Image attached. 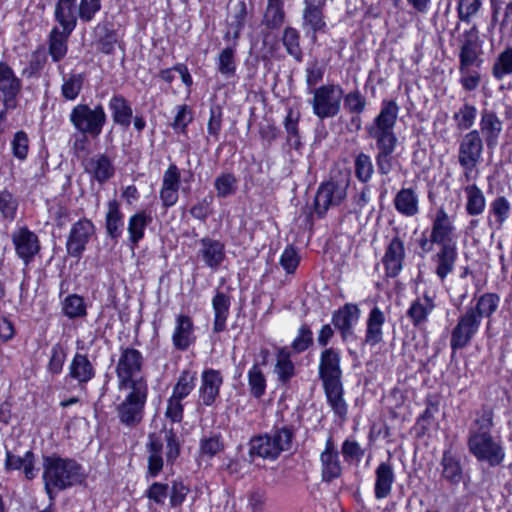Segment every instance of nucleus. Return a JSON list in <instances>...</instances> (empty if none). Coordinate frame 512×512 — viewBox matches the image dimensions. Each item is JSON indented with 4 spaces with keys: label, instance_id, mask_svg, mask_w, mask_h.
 Returning <instances> with one entry per match:
<instances>
[{
    "label": "nucleus",
    "instance_id": "1",
    "mask_svg": "<svg viewBox=\"0 0 512 512\" xmlns=\"http://www.w3.org/2000/svg\"><path fill=\"white\" fill-rule=\"evenodd\" d=\"M399 106L394 100H384L379 114L373 122L366 126L370 138L375 141L377 153L375 161L380 175H389L394 167V152L398 145V138L394 132Z\"/></svg>",
    "mask_w": 512,
    "mask_h": 512
},
{
    "label": "nucleus",
    "instance_id": "2",
    "mask_svg": "<svg viewBox=\"0 0 512 512\" xmlns=\"http://www.w3.org/2000/svg\"><path fill=\"white\" fill-rule=\"evenodd\" d=\"M493 426V412L484 409L475 419L469 430L468 448L480 461H487L490 466L500 465L505 457L502 446L495 442L490 434Z\"/></svg>",
    "mask_w": 512,
    "mask_h": 512
},
{
    "label": "nucleus",
    "instance_id": "3",
    "mask_svg": "<svg viewBox=\"0 0 512 512\" xmlns=\"http://www.w3.org/2000/svg\"><path fill=\"white\" fill-rule=\"evenodd\" d=\"M44 488L50 500H54V490H64L82 482V467L75 460L57 455L43 457Z\"/></svg>",
    "mask_w": 512,
    "mask_h": 512
},
{
    "label": "nucleus",
    "instance_id": "4",
    "mask_svg": "<svg viewBox=\"0 0 512 512\" xmlns=\"http://www.w3.org/2000/svg\"><path fill=\"white\" fill-rule=\"evenodd\" d=\"M293 437L294 430L289 426L278 428L273 434L254 437L250 442V455L275 460L281 452L291 448Z\"/></svg>",
    "mask_w": 512,
    "mask_h": 512
},
{
    "label": "nucleus",
    "instance_id": "5",
    "mask_svg": "<svg viewBox=\"0 0 512 512\" xmlns=\"http://www.w3.org/2000/svg\"><path fill=\"white\" fill-rule=\"evenodd\" d=\"M313 97L309 100L312 111L319 119L335 117L341 109L343 89L338 84H325L308 92Z\"/></svg>",
    "mask_w": 512,
    "mask_h": 512
},
{
    "label": "nucleus",
    "instance_id": "6",
    "mask_svg": "<svg viewBox=\"0 0 512 512\" xmlns=\"http://www.w3.org/2000/svg\"><path fill=\"white\" fill-rule=\"evenodd\" d=\"M69 120L79 133L97 138L102 133L107 116L100 104L93 108L88 104H78L71 110Z\"/></svg>",
    "mask_w": 512,
    "mask_h": 512
},
{
    "label": "nucleus",
    "instance_id": "7",
    "mask_svg": "<svg viewBox=\"0 0 512 512\" xmlns=\"http://www.w3.org/2000/svg\"><path fill=\"white\" fill-rule=\"evenodd\" d=\"M481 322L479 315H476L474 310L466 308L465 312L459 315L457 323L452 329L451 350L455 352L468 346L479 332Z\"/></svg>",
    "mask_w": 512,
    "mask_h": 512
},
{
    "label": "nucleus",
    "instance_id": "8",
    "mask_svg": "<svg viewBox=\"0 0 512 512\" xmlns=\"http://www.w3.org/2000/svg\"><path fill=\"white\" fill-rule=\"evenodd\" d=\"M459 67H475L480 68L483 59L482 42L480 40L479 31L474 25L470 29L465 30L459 36Z\"/></svg>",
    "mask_w": 512,
    "mask_h": 512
},
{
    "label": "nucleus",
    "instance_id": "9",
    "mask_svg": "<svg viewBox=\"0 0 512 512\" xmlns=\"http://www.w3.org/2000/svg\"><path fill=\"white\" fill-rule=\"evenodd\" d=\"M347 181H327L322 183L315 195L314 208L319 217H323L330 206L339 205L347 196Z\"/></svg>",
    "mask_w": 512,
    "mask_h": 512
},
{
    "label": "nucleus",
    "instance_id": "10",
    "mask_svg": "<svg viewBox=\"0 0 512 512\" xmlns=\"http://www.w3.org/2000/svg\"><path fill=\"white\" fill-rule=\"evenodd\" d=\"M95 233L94 223L82 218L75 222L69 232L66 241V251L71 257L79 259L86 249L91 237Z\"/></svg>",
    "mask_w": 512,
    "mask_h": 512
},
{
    "label": "nucleus",
    "instance_id": "11",
    "mask_svg": "<svg viewBox=\"0 0 512 512\" xmlns=\"http://www.w3.org/2000/svg\"><path fill=\"white\" fill-rule=\"evenodd\" d=\"M11 240L15 248L16 255L27 266L41 249L38 236L28 227H19L11 234Z\"/></svg>",
    "mask_w": 512,
    "mask_h": 512
},
{
    "label": "nucleus",
    "instance_id": "12",
    "mask_svg": "<svg viewBox=\"0 0 512 512\" xmlns=\"http://www.w3.org/2000/svg\"><path fill=\"white\" fill-rule=\"evenodd\" d=\"M341 353L338 349L325 348L319 358L318 375L322 385L342 383Z\"/></svg>",
    "mask_w": 512,
    "mask_h": 512
},
{
    "label": "nucleus",
    "instance_id": "13",
    "mask_svg": "<svg viewBox=\"0 0 512 512\" xmlns=\"http://www.w3.org/2000/svg\"><path fill=\"white\" fill-rule=\"evenodd\" d=\"M320 464L323 482L330 483L342 475L343 467L339 451L332 436L327 438L324 450L320 453Z\"/></svg>",
    "mask_w": 512,
    "mask_h": 512
},
{
    "label": "nucleus",
    "instance_id": "14",
    "mask_svg": "<svg viewBox=\"0 0 512 512\" xmlns=\"http://www.w3.org/2000/svg\"><path fill=\"white\" fill-rule=\"evenodd\" d=\"M483 149V139L478 130H471L466 133L459 143V164L467 166L478 165L482 159Z\"/></svg>",
    "mask_w": 512,
    "mask_h": 512
},
{
    "label": "nucleus",
    "instance_id": "15",
    "mask_svg": "<svg viewBox=\"0 0 512 512\" xmlns=\"http://www.w3.org/2000/svg\"><path fill=\"white\" fill-rule=\"evenodd\" d=\"M22 90V80L6 63L0 62V94L6 107H16L17 98Z\"/></svg>",
    "mask_w": 512,
    "mask_h": 512
},
{
    "label": "nucleus",
    "instance_id": "16",
    "mask_svg": "<svg viewBox=\"0 0 512 512\" xmlns=\"http://www.w3.org/2000/svg\"><path fill=\"white\" fill-rule=\"evenodd\" d=\"M143 364L144 358L139 350L132 347H121L115 368L117 379L142 376Z\"/></svg>",
    "mask_w": 512,
    "mask_h": 512
},
{
    "label": "nucleus",
    "instance_id": "17",
    "mask_svg": "<svg viewBox=\"0 0 512 512\" xmlns=\"http://www.w3.org/2000/svg\"><path fill=\"white\" fill-rule=\"evenodd\" d=\"M432 241L439 246L456 245L455 226L443 207L439 208L432 221Z\"/></svg>",
    "mask_w": 512,
    "mask_h": 512
},
{
    "label": "nucleus",
    "instance_id": "18",
    "mask_svg": "<svg viewBox=\"0 0 512 512\" xmlns=\"http://www.w3.org/2000/svg\"><path fill=\"white\" fill-rule=\"evenodd\" d=\"M325 4L326 0H305L302 27L307 34L312 33L314 41L316 40V33L323 31L326 27L323 14Z\"/></svg>",
    "mask_w": 512,
    "mask_h": 512
},
{
    "label": "nucleus",
    "instance_id": "19",
    "mask_svg": "<svg viewBox=\"0 0 512 512\" xmlns=\"http://www.w3.org/2000/svg\"><path fill=\"white\" fill-rule=\"evenodd\" d=\"M478 130L485 141L489 150H494L499 142L500 134L503 130V122L495 111L482 109Z\"/></svg>",
    "mask_w": 512,
    "mask_h": 512
},
{
    "label": "nucleus",
    "instance_id": "20",
    "mask_svg": "<svg viewBox=\"0 0 512 512\" xmlns=\"http://www.w3.org/2000/svg\"><path fill=\"white\" fill-rule=\"evenodd\" d=\"M84 170L100 184L110 180L115 174L113 160L105 153H98L83 161Z\"/></svg>",
    "mask_w": 512,
    "mask_h": 512
},
{
    "label": "nucleus",
    "instance_id": "21",
    "mask_svg": "<svg viewBox=\"0 0 512 512\" xmlns=\"http://www.w3.org/2000/svg\"><path fill=\"white\" fill-rule=\"evenodd\" d=\"M405 259L404 241L396 235L393 237L386 247L383 264L388 277H396L403 268Z\"/></svg>",
    "mask_w": 512,
    "mask_h": 512
},
{
    "label": "nucleus",
    "instance_id": "22",
    "mask_svg": "<svg viewBox=\"0 0 512 512\" xmlns=\"http://www.w3.org/2000/svg\"><path fill=\"white\" fill-rule=\"evenodd\" d=\"M199 245L198 256L207 267L216 270L226 257L225 244L206 236L199 240Z\"/></svg>",
    "mask_w": 512,
    "mask_h": 512
},
{
    "label": "nucleus",
    "instance_id": "23",
    "mask_svg": "<svg viewBox=\"0 0 512 512\" xmlns=\"http://www.w3.org/2000/svg\"><path fill=\"white\" fill-rule=\"evenodd\" d=\"M223 384V377L220 371L205 369L201 375L199 387V398L203 405L211 406L219 396L220 387Z\"/></svg>",
    "mask_w": 512,
    "mask_h": 512
},
{
    "label": "nucleus",
    "instance_id": "24",
    "mask_svg": "<svg viewBox=\"0 0 512 512\" xmlns=\"http://www.w3.org/2000/svg\"><path fill=\"white\" fill-rule=\"evenodd\" d=\"M435 307L434 296L426 291L422 297H417L411 302L406 315L414 327L421 328L427 323Z\"/></svg>",
    "mask_w": 512,
    "mask_h": 512
},
{
    "label": "nucleus",
    "instance_id": "25",
    "mask_svg": "<svg viewBox=\"0 0 512 512\" xmlns=\"http://www.w3.org/2000/svg\"><path fill=\"white\" fill-rule=\"evenodd\" d=\"M457 256L456 245L439 246V250L432 256V261L436 265L435 274L441 281L454 270Z\"/></svg>",
    "mask_w": 512,
    "mask_h": 512
},
{
    "label": "nucleus",
    "instance_id": "26",
    "mask_svg": "<svg viewBox=\"0 0 512 512\" xmlns=\"http://www.w3.org/2000/svg\"><path fill=\"white\" fill-rule=\"evenodd\" d=\"M273 373L282 386H288L296 375V367L291 359V352L287 347H280L276 352V362Z\"/></svg>",
    "mask_w": 512,
    "mask_h": 512
},
{
    "label": "nucleus",
    "instance_id": "27",
    "mask_svg": "<svg viewBox=\"0 0 512 512\" xmlns=\"http://www.w3.org/2000/svg\"><path fill=\"white\" fill-rule=\"evenodd\" d=\"M360 317V309L355 304H345L336 311L332 316V323L335 328L339 329L342 337L345 339L352 334L353 326Z\"/></svg>",
    "mask_w": 512,
    "mask_h": 512
},
{
    "label": "nucleus",
    "instance_id": "28",
    "mask_svg": "<svg viewBox=\"0 0 512 512\" xmlns=\"http://www.w3.org/2000/svg\"><path fill=\"white\" fill-rule=\"evenodd\" d=\"M395 482V473L389 461L381 462L375 469V498L380 500L387 498L392 491Z\"/></svg>",
    "mask_w": 512,
    "mask_h": 512
},
{
    "label": "nucleus",
    "instance_id": "29",
    "mask_svg": "<svg viewBox=\"0 0 512 512\" xmlns=\"http://www.w3.org/2000/svg\"><path fill=\"white\" fill-rule=\"evenodd\" d=\"M117 380L119 390L127 392L125 399L146 403L148 397V383L144 375Z\"/></svg>",
    "mask_w": 512,
    "mask_h": 512
},
{
    "label": "nucleus",
    "instance_id": "30",
    "mask_svg": "<svg viewBox=\"0 0 512 512\" xmlns=\"http://www.w3.org/2000/svg\"><path fill=\"white\" fill-rule=\"evenodd\" d=\"M73 30L53 27L48 36V53L54 62L61 61L68 51V39Z\"/></svg>",
    "mask_w": 512,
    "mask_h": 512
},
{
    "label": "nucleus",
    "instance_id": "31",
    "mask_svg": "<svg viewBox=\"0 0 512 512\" xmlns=\"http://www.w3.org/2000/svg\"><path fill=\"white\" fill-rule=\"evenodd\" d=\"M326 400L334 415L341 421H345L348 415V404L344 399L343 383L323 386Z\"/></svg>",
    "mask_w": 512,
    "mask_h": 512
},
{
    "label": "nucleus",
    "instance_id": "32",
    "mask_svg": "<svg viewBox=\"0 0 512 512\" xmlns=\"http://www.w3.org/2000/svg\"><path fill=\"white\" fill-rule=\"evenodd\" d=\"M385 315L383 311L375 306L371 309L367 321L364 342L369 346H375L383 340V325Z\"/></svg>",
    "mask_w": 512,
    "mask_h": 512
},
{
    "label": "nucleus",
    "instance_id": "33",
    "mask_svg": "<svg viewBox=\"0 0 512 512\" xmlns=\"http://www.w3.org/2000/svg\"><path fill=\"white\" fill-rule=\"evenodd\" d=\"M106 234L111 239L117 240L124 229V214L121 211V205L117 199H112L107 203V212L105 215Z\"/></svg>",
    "mask_w": 512,
    "mask_h": 512
},
{
    "label": "nucleus",
    "instance_id": "34",
    "mask_svg": "<svg viewBox=\"0 0 512 512\" xmlns=\"http://www.w3.org/2000/svg\"><path fill=\"white\" fill-rule=\"evenodd\" d=\"M146 403L123 399L116 407L120 422L127 427H135L141 423Z\"/></svg>",
    "mask_w": 512,
    "mask_h": 512
},
{
    "label": "nucleus",
    "instance_id": "35",
    "mask_svg": "<svg viewBox=\"0 0 512 512\" xmlns=\"http://www.w3.org/2000/svg\"><path fill=\"white\" fill-rule=\"evenodd\" d=\"M193 321L188 315H179L172 335V342L177 350L184 351L193 343Z\"/></svg>",
    "mask_w": 512,
    "mask_h": 512
},
{
    "label": "nucleus",
    "instance_id": "36",
    "mask_svg": "<svg viewBox=\"0 0 512 512\" xmlns=\"http://www.w3.org/2000/svg\"><path fill=\"white\" fill-rule=\"evenodd\" d=\"M4 468L6 471L23 469L26 479L32 480L36 477L35 455L30 450L23 456L15 455L11 451L6 450Z\"/></svg>",
    "mask_w": 512,
    "mask_h": 512
},
{
    "label": "nucleus",
    "instance_id": "37",
    "mask_svg": "<svg viewBox=\"0 0 512 512\" xmlns=\"http://www.w3.org/2000/svg\"><path fill=\"white\" fill-rule=\"evenodd\" d=\"M77 17V0H57L54 18L61 28L74 30L77 25Z\"/></svg>",
    "mask_w": 512,
    "mask_h": 512
},
{
    "label": "nucleus",
    "instance_id": "38",
    "mask_svg": "<svg viewBox=\"0 0 512 512\" xmlns=\"http://www.w3.org/2000/svg\"><path fill=\"white\" fill-rule=\"evenodd\" d=\"M398 213L405 217H413L419 213V198L413 188L400 189L393 200Z\"/></svg>",
    "mask_w": 512,
    "mask_h": 512
},
{
    "label": "nucleus",
    "instance_id": "39",
    "mask_svg": "<svg viewBox=\"0 0 512 512\" xmlns=\"http://www.w3.org/2000/svg\"><path fill=\"white\" fill-rule=\"evenodd\" d=\"M69 376L79 385L88 383L95 376V369L87 355L76 353L69 365Z\"/></svg>",
    "mask_w": 512,
    "mask_h": 512
},
{
    "label": "nucleus",
    "instance_id": "40",
    "mask_svg": "<svg viewBox=\"0 0 512 512\" xmlns=\"http://www.w3.org/2000/svg\"><path fill=\"white\" fill-rule=\"evenodd\" d=\"M442 477L452 485H458L463 479V468L460 459L451 452L445 450L440 462Z\"/></svg>",
    "mask_w": 512,
    "mask_h": 512
},
{
    "label": "nucleus",
    "instance_id": "41",
    "mask_svg": "<svg viewBox=\"0 0 512 512\" xmlns=\"http://www.w3.org/2000/svg\"><path fill=\"white\" fill-rule=\"evenodd\" d=\"M108 107L111 111L112 119L115 124L121 125L125 128L130 126L133 116L132 107L122 95H113L109 100Z\"/></svg>",
    "mask_w": 512,
    "mask_h": 512
},
{
    "label": "nucleus",
    "instance_id": "42",
    "mask_svg": "<svg viewBox=\"0 0 512 512\" xmlns=\"http://www.w3.org/2000/svg\"><path fill=\"white\" fill-rule=\"evenodd\" d=\"M214 310L213 331L220 333L226 329V320L229 314L230 297L221 291H217L212 299Z\"/></svg>",
    "mask_w": 512,
    "mask_h": 512
},
{
    "label": "nucleus",
    "instance_id": "43",
    "mask_svg": "<svg viewBox=\"0 0 512 512\" xmlns=\"http://www.w3.org/2000/svg\"><path fill=\"white\" fill-rule=\"evenodd\" d=\"M466 196L465 211L469 216L481 215L486 208V198L483 191L476 184H468L464 187Z\"/></svg>",
    "mask_w": 512,
    "mask_h": 512
},
{
    "label": "nucleus",
    "instance_id": "44",
    "mask_svg": "<svg viewBox=\"0 0 512 512\" xmlns=\"http://www.w3.org/2000/svg\"><path fill=\"white\" fill-rule=\"evenodd\" d=\"M152 222V217L146 211H139L129 217L128 234L132 246H137L144 238L146 227Z\"/></svg>",
    "mask_w": 512,
    "mask_h": 512
},
{
    "label": "nucleus",
    "instance_id": "45",
    "mask_svg": "<svg viewBox=\"0 0 512 512\" xmlns=\"http://www.w3.org/2000/svg\"><path fill=\"white\" fill-rule=\"evenodd\" d=\"M247 380L250 396L261 399L266 393L267 379L259 363H254L248 370Z\"/></svg>",
    "mask_w": 512,
    "mask_h": 512
},
{
    "label": "nucleus",
    "instance_id": "46",
    "mask_svg": "<svg viewBox=\"0 0 512 512\" xmlns=\"http://www.w3.org/2000/svg\"><path fill=\"white\" fill-rule=\"evenodd\" d=\"M510 214V203L504 196L496 197L489 206V216L487 222L490 227L494 225L500 228L508 219Z\"/></svg>",
    "mask_w": 512,
    "mask_h": 512
},
{
    "label": "nucleus",
    "instance_id": "47",
    "mask_svg": "<svg viewBox=\"0 0 512 512\" xmlns=\"http://www.w3.org/2000/svg\"><path fill=\"white\" fill-rule=\"evenodd\" d=\"M148 456V473L152 477H156L163 468L162 449L163 442L155 435H149L147 444Z\"/></svg>",
    "mask_w": 512,
    "mask_h": 512
},
{
    "label": "nucleus",
    "instance_id": "48",
    "mask_svg": "<svg viewBox=\"0 0 512 512\" xmlns=\"http://www.w3.org/2000/svg\"><path fill=\"white\" fill-rule=\"evenodd\" d=\"M97 33V47L104 54H111L114 52L115 44L118 42V35L116 30L108 23L98 25L96 28Z\"/></svg>",
    "mask_w": 512,
    "mask_h": 512
},
{
    "label": "nucleus",
    "instance_id": "49",
    "mask_svg": "<svg viewBox=\"0 0 512 512\" xmlns=\"http://www.w3.org/2000/svg\"><path fill=\"white\" fill-rule=\"evenodd\" d=\"M500 298L495 293H485L481 295L475 306H468L467 308L474 310L479 319L491 317L498 309Z\"/></svg>",
    "mask_w": 512,
    "mask_h": 512
},
{
    "label": "nucleus",
    "instance_id": "50",
    "mask_svg": "<svg viewBox=\"0 0 512 512\" xmlns=\"http://www.w3.org/2000/svg\"><path fill=\"white\" fill-rule=\"evenodd\" d=\"M491 73L498 81L512 74V47H506L498 54L493 63Z\"/></svg>",
    "mask_w": 512,
    "mask_h": 512
},
{
    "label": "nucleus",
    "instance_id": "51",
    "mask_svg": "<svg viewBox=\"0 0 512 512\" xmlns=\"http://www.w3.org/2000/svg\"><path fill=\"white\" fill-rule=\"evenodd\" d=\"M85 81V76L81 73H73L63 77L61 85V95L68 101L75 100L82 88Z\"/></svg>",
    "mask_w": 512,
    "mask_h": 512
},
{
    "label": "nucleus",
    "instance_id": "52",
    "mask_svg": "<svg viewBox=\"0 0 512 512\" xmlns=\"http://www.w3.org/2000/svg\"><path fill=\"white\" fill-rule=\"evenodd\" d=\"M18 199L7 189L0 190V218L2 221L12 222L16 218Z\"/></svg>",
    "mask_w": 512,
    "mask_h": 512
},
{
    "label": "nucleus",
    "instance_id": "53",
    "mask_svg": "<svg viewBox=\"0 0 512 512\" xmlns=\"http://www.w3.org/2000/svg\"><path fill=\"white\" fill-rule=\"evenodd\" d=\"M477 117V108L468 102H465L453 114V120L456 123L457 129L460 131L469 130L475 123Z\"/></svg>",
    "mask_w": 512,
    "mask_h": 512
},
{
    "label": "nucleus",
    "instance_id": "54",
    "mask_svg": "<svg viewBox=\"0 0 512 512\" xmlns=\"http://www.w3.org/2000/svg\"><path fill=\"white\" fill-rule=\"evenodd\" d=\"M491 4V22L494 24L499 21V15L503 10L502 20L499 22L501 28L507 27L512 23V0H490Z\"/></svg>",
    "mask_w": 512,
    "mask_h": 512
},
{
    "label": "nucleus",
    "instance_id": "55",
    "mask_svg": "<svg viewBox=\"0 0 512 512\" xmlns=\"http://www.w3.org/2000/svg\"><path fill=\"white\" fill-rule=\"evenodd\" d=\"M214 188L218 198H227L236 193L238 180L232 173H221L214 181Z\"/></svg>",
    "mask_w": 512,
    "mask_h": 512
},
{
    "label": "nucleus",
    "instance_id": "56",
    "mask_svg": "<svg viewBox=\"0 0 512 512\" xmlns=\"http://www.w3.org/2000/svg\"><path fill=\"white\" fill-rule=\"evenodd\" d=\"M62 311L69 319L86 316V304L83 297L77 294L67 296L63 301Z\"/></svg>",
    "mask_w": 512,
    "mask_h": 512
},
{
    "label": "nucleus",
    "instance_id": "57",
    "mask_svg": "<svg viewBox=\"0 0 512 512\" xmlns=\"http://www.w3.org/2000/svg\"><path fill=\"white\" fill-rule=\"evenodd\" d=\"M282 42L290 56H292L297 61L302 60L303 53L300 47V35L295 28L286 27L284 29Z\"/></svg>",
    "mask_w": 512,
    "mask_h": 512
},
{
    "label": "nucleus",
    "instance_id": "58",
    "mask_svg": "<svg viewBox=\"0 0 512 512\" xmlns=\"http://www.w3.org/2000/svg\"><path fill=\"white\" fill-rule=\"evenodd\" d=\"M217 70L226 78L232 77L236 72L235 49L232 47L224 48L217 58Z\"/></svg>",
    "mask_w": 512,
    "mask_h": 512
},
{
    "label": "nucleus",
    "instance_id": "59",
    "mask_svg": "<svg viewBox=\"0 0 512 512\" xmlns=\"http://www.w3.org/2000/svg\"><path fill=\"white\" fill-rule=\"evenodd\" d=\"M195 382H196V373L195 372H191L189 370L182 371L177 380V383L173 387V393L171 396H174L178 399L183 400L194 389Z\"/></svg>",
    "mask_w": 512,
    "mask_h": 512
},
{
    "label": "nucleus",
    "instance_id": "60",
    "mask_svg": "<svg viewBox=\"0 0 512 512\" xmlns=\"http://www.w3.org/2000/svg\"><path fill=\"white\" fill-rule=\"evenodd\" d=\"M326 71V65L323 61L313 59L309 61L305 68V81L308 91L317 88L316 85L323 80Z\"/></svg>",
    "mask_w": 512,
    "mask_h": 512
},
{
    "label": "nucleus",
    "instance_id": "61",
    "mask_svg": "<svg viewBox=\"0 0 512 512\" xmlns=\"http://www.w3.org/2000/svg\"><path fill=\"white\" fill-rule=\"evenodd\" d=\"M354 169L355 176L360 182H369L374 174L371 157L363 152L359 153L354 160Z\"/></svg>",
    "mask_w": 512,
    "mask_h": 512
},
{
    "label": "nucleus",
    "instance_id": "62",
    "mask_svg": "<svg viewBox=\"0 0 512 512\" xmlns=\"http://www.w3.org/2000/svg\"><path fill=\"white\" fill-rule=\"evenodd\" d=\"M298 122L299 115H295L292 109H290L284 120V127L287 133V143L294 149L301 147Z\"/></svg>",
    "mask_w": 512,
    "mask_h": 512
},
{
    "label": "nucleus",
    "instance_id": "63",
    "mask_svg": "<svg viewBox=\"0 0 512 512\" xmlns=\"http://www.w3.org/2000/svg\"><path fill=\"white\" fill-rule=\"evenodd\" d=\"M313 332L307 324L301 325L297 336L291 343V349L294 353L300 354L313 345Z\"/></svg>",
    "mask_w": 512,
    "mask_h": 512
},
{
    "label": "nucleus",
    "instance_id": "64",
    "mask_svg": "<svg viewBox=\"0 0 512 512\" xmlns=\"http://www.w3.org/2000/svg\"><path fill=\"white\" fill-rule=\"evenodd\" d=\"M247 16V7L244 2H238L234 7V13L231 15L229 22L228 34L232 33L233 38L239 37L240 31L244 27Z\"/></svg>",
    "mask_w": 512,
    "mask_h": 512
}]
</instances>
